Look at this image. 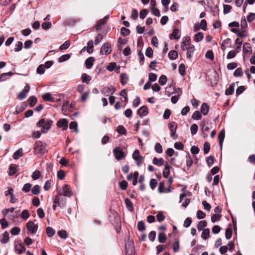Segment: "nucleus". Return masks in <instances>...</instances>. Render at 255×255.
Returning a JSON list of instances; mask_svg holds the SVG:
<instances>
[{"mask_svg": "<svg viewBox=\"0 0 255 255\" xmlns=\"http://www.w3.org/2000/svg\"><path fill=\"white\" fill-rule=\"evenodd\" d=\"M53 122L51 120L41 119L37 123L36 126L38 128H41V132L46 133L51 128Z\"/></svg>", "mask_w": 255, "mask_h": 255, "instance_id": "f257e3e1", "label": "nucleus"}, {"mask_svg": "<svg viewBox=\"0 0 255 255\" xmlns=\"http://www.w3.org/2000/svg\"><path fill=\"white\" fill-rule=\"evenodd\" d=\"M53 202L54 204H58L61 207H64L67 202L66 196L62 195L61 193H58V195L54 197Z\"/></svg>", "mask_w": 255, "mask_h": 255, "instance_id": "f03ea898", "label": "nucleus"}, {"mask_svg": "<svg viewBox=\"0 0 255 255\" xmlns=\"http://www.w3.org/2000/svg\"><path fill=\"white\" fill-rule=\"evenodd\" d=\"M168 128L171 132L170 136L174 139L177 138L176 135V129L177 128V125L174 122H171L168 124Z\"/></svg>", "mask_w": 255, "mask_h": 255, "instance_id": "7ed1b4c3", "label": "nucleus"}, {"mask_svg": "<svg viewBox=\"0 0 255 255\" xmlns=\"http://www.w3.org/2000/svg\"><path fill=\"white\" fill-rule=\"evenodd\" d=\"M113 153L115 156V158L118 160L123 159L126 155L125 153L120 147L115 148L113 150Z\"/></svg>", "mask_w": 255, "mask_h": 255, "instance_id": "20e7f679", "label": "nucleus"}, {"mask_svg": "<svg viewBox=\"0 0 255 255\" xmlns=\"http://www.w3.org/2000/svg\"><path fill=\"white\" fill-rule=\"evenodd\" d=\"M34 150L37 154L44 153L45 152V145L40 142H36L34 145Z\"/></svg>", "mask_w": 255, "mask_h": 255, "instance_id": "39448f33", "label": "nucleus"}, {"mask_svg": "<svg viewBox=\"0 0 255 255\" xmlns=\"http://www.w3.org/2000/svg\"><path fill=\"white\" fill-rule=\"evenodd\" d=\"M132 158L135 160L137 166H140L141 163L142 162L143 157L139 154V151L138 149H136L134 151L132 154Z\"/></svg>", "mask_w": 255, "mask_h": 255, "instance_id": "423d86ee", "label": "nucleus"}, {"mask_svg": "<svg viewBox=\"0 0 255 255\" xmlns=\"http://www.w3.org/2000/svg\"><path fill=\"white\" fill-rule=\"evenodd\" d=\"M58 193H61L62 195L68 197H71L72 194L68 185L67 184H65L62 186V189L58 192Z\"/></svg>", "mask_w": 255, "mask_h": 255, "instance_id": "0eeeda50", "label": "nucleus"}, {"mask_svg": "<svg viewBox=\"0 0 255 255\" xmlns=\"http://www.w3.org/2000/svg\"><path fill=\"white\" fill-rule=\"evenodd\" d=\"M26 228L30 233L35 234L38 229V225H35L32 221H29L26 224Z\"/></svg>", "mask_w": 255, "mask_h": 255, "instance_id": "6e6552de", "label": "nucleus"}, {"mask_svg": "<svg viewBox=\"0 0 255 255\" xmlns=\"http://www.w3.org/2000/svg\"><path fill=\"white\" fill-rule=\"evenodd\" d=\"M30 88L29 85L26 84L24 88V89L18 94L17 98L21 100L24 99L26 97L28 93L29 92Z\"/></svg>", "mask_w": 255, "mask_h": 255, "instance_id": "1a4fd4ad", "label": "nucleus"}, {"mask_svg": "<svg viewBox=\"0 0 255 255\" xmlns=\"http://www.w3.org/2000/svg\"><path fill=\"white\" fill-rule=\"evenodd\" d=\"M111 48V45L107 42L105 43L100 49V54L102 55H107L111 52V50H110Z\"/></svg>", "mask_w": 255, "mask_h": 255, "instance_id": "9d476101", "label": "nucleus"}, {"mask_svg": "<svg viewBox=\"0 0 255 255\" xmlns=\"http://www.w3.org/2000/svg\"><path fill=\"white\" fill-rule=\"evenodd\" d=\"M68 121L65 119L59 120L57 122V126L59 128H62L63 130H66L68 128Z\"/></svg>", "mask_w": 255, "mask_h": 255, "instance_id": "9b49d317", "label": "nucleus"}, {"mask_svg": "<svg viewBox=\"0 0 255 255\" xmlns=\"http://www.w3.org/2000/svg\"><path fill=\"white\" fill-rule=\"evenodd\" d=\"M42 99L45 101L50 102H57L60 101L59 99H56L52 96V95L49 93H46L43 95Z\"/></svg>", "mask_w": 255, "mask_h": 255, "instance_id": "f8f14e48", "label": "nucleus"}, {"mask_svg": "<svg viewBox=\"0 0 255 255\" xmlns=\"http://www.w3.org/2000/svg\"><path fill=\"white\" fill-rule=\"evenodd\" d=\"M27 106V105L26 102H23L21 103L20 106H16V110L13 112L14 115H18L23 110H24Z\"/></svg>", "mask_w": 255, "mask_h": 255, "instance_id": "ddd939ff", "label": "nucleus"}, {"mask_svg": "<svg viewBox=\"0 0 255 255\" xmlns=\"http://www.w3.org/2000/svg\"><path fill=\"white\" fill-rule=\"evenodd\" d=\"M116 91L115 88L114 86L110 85L107 87H105L103 88L102 92L104 94H113Z\"/></svg>", "mask_w": 255, "mask_h": 255, "instance_id": "4468645a", "label": "nucleus"}, {"mask_svg": "<svg viewBox=\"0 0 255 255\" xmlns=\"http://www.w3.org/2000/svg\"><path fill=\"white\" fill-rule=\"evenodd\" d=\"M147 114L148 109L145 106L141 107L137 111V114L141 117L146 116Z\"/></svg>", "mask_w": 255, "mask_h": 255, "instance_id": "2eb2a0df", "label": "nucleus"}, {"mask_svg": "<svg viewBox=\"0 0 255 255\" xmlns=\"http://www.w3.org/2000/svg\"><path fill=\"white\" fill-rule=\"evenodd\" d=\"M95 61V58L93 57H90L87 58L85 62L86 67L87 69H90L93 65V63Z\"/></svg>", "mask_w": 255, "mask_h": 255, "instance_id": "dca6fc26", "label": "nucleus"}, {"mask_svg": "<svg viewBox=\"0 0 255 255\" xmlns=\"http://www.w3.org/2000/svg\"><path fill=\"white\" fill-rule=\"evenodd\" d=\"M209 110V106L207 103H204L201 107V112L204 116L208 114Z\"/></svg>", "mask_w": 255, "mask_h": 255, "instance_id": "f3484780", "label": "nucleus"}, {"mask_svg": "<svg viewBox=\"0 0 255 255\" xmlns=\"http://www.w3.org/2000/svg\"><path fill=\"white\" fill-rule=\"evenodd\" d=\"M241 31L242 32H246V28L248 27V24L245 16H243L241 20Z\"/></svg>", "mask_w": 255, "mask_h": 255, "instance_id": "a211bd4d", "label": "nucleus"}, {"mask_svg": "<svg viewBox=\"0 0 255 255\" xmlns=\"http://www.w3.org/2000/svg\"><path fill=\"white\" fill-rule=\"evenodd\" d=\"M195 50L194 46L193 45H189L187 48L186 56L188 58H191L192 57V54Z\"/></svg>", "mask_w": 255, "mask_h": 255, "instance_id": "6ab92c4d", "label": "nucleus"}, {"mask_svg": "<svg viewBox=\"0 0 255 255\" xmlns=\"http://www.w3.org/2000/svg\"><path fill=\"white\" fill-rule=\"evenodd\" d=\"M23 155V149L22 148H20L17 150L13 154V158L15 160H17L19 159L20 157L22 156Z\"/></svg>", "mask_w": 255, "mask_h": 255, "instance_id": "aec40b11", "label": "nucleus"}, {"mask_svg": "<svg viewBox=\"0 0 255 255\" xmlns=\"http://www.w3.org/2000/svg\"><path fill=\"white\" fill-rule=\"evenodd\" d=\"M121 83L123 85H126L128 81V77L126 73H122L120 75Z\"/></svg>", "mask_w": 255, "mask_h": 255, "instance_id": "412c9836", "label": "nucleus"}, {"mask_svg": "<svg viewBox=\"0 0 255 255\" xmlns=\"http://www.w3.org/2000/svg\"><path fill=\"white\" fill-rule=\"evenodd\" d=\"M225 131L223 130H222L218 134V138L221 148L222 147L223 141L225 138Z\"/></svg>", "mask_w": 255, "mask_h": 255, "instance_id": "4be33fe9", "label": "nucleus"}, {"mask_svg": "<svg viewBox=\"0 0 255 255\" xmlns=\"http://www.w3.org/2000/svg\"><path fill=\"white\" fill-rule=\"evenodd\" d=\"M152 163L155 165L160 166L163 164L164 160L162 158L158 159L157 157H154L152 160Z\"/></svg>", "mask_w": 255, "mask_h": 255, "instance_id": "5701e85b", "label": "nucleus"}, {"mask_svg": "<svg viewBox=\"0 0 255 255\" xmlns=\"http://www.w3.org/2000/svg\"><path fill=\"white\" fill-rule=\"evenodd\" d=\"M180 37V33L178 29H175L172 33L170 35V38L173 37L175 39H179Z\"/></svg>", "mask_w": 255, "mask_h": 255, "instance_id": "b1692460", "label": "nucleus"}, {"mask_svg": "<svg viewBox=\"0 0 255 255\" xmlns=\"http://www.w3.org/2000/svg\"><path fill=\"white\" fill-rule=\"evenodd\" d=\"M9 234L7 231H5L2 235V238L0 242L3 244H6L9 241Z\"/></svg>", "mask_w": 255, "mask_h": 255, "instance_id": "393cba45", "label": "nucleus"}, {"mask_svg": "<svg viewBox=\"0 0 255 255\" xmlns=\"http://www.w3.org/2000/svg\"><path fill=\"white\" fill-rule=\"evenodd\" d=\"M125 201L128 209L129 211H132L134 210V208L131 201L128 198H126Z\"/></svg>", "mask_w": 255, "mask_h": 255, "instance_id": "a878e982", "label": "nucleus"}, {"mask_svg": "<svg viewBox=\"0 0 255 255\" xmlns=\"http://www.w3.org/2000/svg\"><path fill=\"white\" fill-rule=\"evenodd\" d=\"M235 83H233L229 86V87L227 88L225 91V95H232L234 91Z\"/></svg>", "mask_w": 255, "mask_h": 255, "instance_id": "bb28decb", "label": "nucleus"}, {"mask_svg": "<svg viewBox=\"0 0 255 255\" xmlns=\"http://www.w3.org/2000/svg\"><path fill=\"white\" fill-rule=\"evenodd\" d=\"M210 230L208 228L204 229L202 233L201 237L204 240H207L209 238Z\"/></svg>", "mask_w": 255, "mask_h": 255, "instance_id": "cd10ccee", "label": "nucleus"}, {"mask_svg": "<svg viewBox=\"0 0 255 255\" xmlns=\"http://www.w3.org/2000/svg\"><path fill=\"white\" fill-rule=\"evenodd\" d=\"M81 79L83 82L88 84L91 80V77L87 74L84 73L82 75Z\"/></svg>", "mask_w": 255, "mask_h": 255, "instance_id": "c85d7f7f", "label": "nucleus"}, {"mask_svg": "<svg viewBox=\"0 0 255 255\" xmlns=\"http://www.w3.org/2000/svg\"><path fill=\"white\" fill-rule=\"evenodd\" d=\"M93 41L92 40H90L87 43V51L88 53L91 54L93 51Z\"/></svg>", "mask_w": 255, "mask_h": 255, "instance_id": "c756f323", "label": "nucleus"}, {"mask_svg": "<svg viewBox=\"0 0 255 255\" xmlns=\"http://www.w3.org/2000/svg\"><path fill=\"white\" fill-rule=\"evenodd\" d=\"M204 37V34L202 32H199L197 33L194 37V40H195L196 42H199L201 41Z\"/></svg>", "mask_w": 255, "mask_h": 255, "instance_id": "7c9ffc66", "label": "nucleus"}, {"mask_svg": "<svg viewBox=\"0 0 255 255\" xmlns=\"http://www.w3.org/2000/svg\"><path fill=\"white\" fill-rule=\"evenodd\" d=\"M168 57L171 60H175L178 57V53L175 50H171L168 53Z\"/></svg>", "mask_w": 255, "mask_h": 255, "instance_id": "2f4dec72", "label": "nucleus"}, {"mask_svg": "<svg viewBox=\"0 0 255 255\" xmlns=\"http://www.w3.org/2000/svg\"><path fill=\"white\" fill-rule=\"evenodd\" d=\"M29 105L31 107H33L37 103V100L35 96H30L28 100Z\"/></svg>", "mask_w": 255, "mask_h": 255, "instance_id": "473e14b6", "label": "nucleus"}, {"mask_svg": "<svg viewBox=\"0 0 255 255\" xmlns=\"http://www.w3.org/2000/svg\"><path fill=\"white\" fill-rule=\"evenodd\" d=\"M159 242L161 243H164L167 239L166 235L163 233H160L158 236Z\"/></svg>", "mask_w": 255, "mask_h": 255, "instance_id": "72a5a7b5", "label": "nucleus"}, {"mask_svg": "<svg viewBox=\"0 0 255 255\" xmlns=\"http://www.w3.org/2000/svg\"><path fill=\"white\" fill-rule=\"evenodd\" d=\"M16 167L11 165L8 168V173L9 176H12L16 173Z\"/></svg>", "mask_w": 255, "mask_h": 255, "instance_id": "f704fd0d", "label": "nucleus"}, {"mask_svg": "<svg viewBox=\"0 0 255 255\" xmlns=\"http://www.w3.org/2000/svg\"><path fill=\"white\" fill-rule=\"evenodd\" d=\"M171 166L165 165L163 171V176L164 178H167L170 174V169Z\"/></svg>", "mask_w": 255, "mask_h": 255, "instance_id": "c9c22d12", "label": "nucleus"}, {"mask_svg": "<svg viewBox=\"0 0 255 255\" xmlns=\"http://www.w3.org/2000/svg\"><path fill=\"white\" fill-rule=\"evenodd\" d=\"M202 118V115L201 113L198 111H196L194 112L192 116V118L194 120H199Z\"/></svg>", "mask_w": 255, "mask_h": 255, "instance_id": "e433bc0d", "label": "nucleus"}, {"mask_svg": "<svg viewBox=\"0 0 255 255\" xmlns=\"http://www.w3.org/2000/svg\"><path fill=\"white\" fill-rule=\"evenodd\" d=\"M207 222L205 220H202L199 222L197 225V229L199 231H201L202 229L207 226Z\"/></svg>", "mask_w": 255, "mask_h": 255, "instance_id": "4c0bfd02", "label": "nucleus"}, {"mask_svg": "<svg viewBox=\"0 0 255 255\" xmlns=\"http://www.w3.org/2000/svg\"><path fill=\"white\" fill-rule=\"evenodd\" d=\"M26 250L25 247L22 245H20L18 247H15V251L17 252L18 254H21L22 253L24 252Z\"/></svg>", "mask_w": 255, "mask_h": 255, "instance_id": "58836bf2", "label": "nucleus"}, {"mask_svg": "<svg viewBox=\"0 0 255 255\" xmlns=\"http://www.w3.org/2000/svg\"><path fill=\"white\" fill-rule=\"evenodd\" d=\"M167 80V77L164 75H162L159 77L158 82L159 83V84L163 86L166 84Z\"/></svg>", "mask_w": 255, "mask_h": 255, "instance_id": "ea45409f", "label": "nucleus"}, {"mask_svg": "<svg viewBox=\"0 0 255 255\" xmlns=\"http://www.w3.org/2000/svg\"><path fill=\"white\" fill-rule=\"evenodd\" d=\"M46 234L49 237H52L55 234V230L51 227H48L46 230Z\"/></svg>", "mask_w": 255, "mask_h": 255, "instance_id": "a19ab883", "label": "nucleus"}, {"mask_svg": "<svg viewBox=\"0 0 255 255\" xmlns=\"http://www.w3.org/2000/svg\"><path fill=\"white\" fill-rule=\"evenodd\" d=\"M41 176L40 172L39 170H35L34 171L31 175L33 180H35L39 178Z\"/></svg>", "mask_w": 255, "mask_h": 255, "instance_id": "79ce46f5", "label": "nucleus"}, {"mask_svg": "<svg viewBox=\"0 0 255 255\" xmlns=\"http://www.w3.org/2000/svg\"><path fill=\"white\" fill-rule=\"evenodd\" d=\"M29 216L30 215L27 210H24L20 215L21 218L25 220H27L29 218Z\"/></svg>", "mask_w": 255, "mask_h": 255, "instance_id": "37998d69", "label": "nucleus"}, {"mask_svg": "<svg viewBox=\"0 0 255 255\" xmlns=\"http://www.w3.org/2000/svg\"><path fill=\"white\" fill-rule=\"evenodd\" d=\"M179 72L181 75L184 76L186 74L185 66L183 63L181 64L179 66Z\"/></svg>", "mask_w": 255, "mask_h": 255, "instance_id": "c03bdc74", "label": "nucleus"}, {"mask_svg": "<svg viewBox=\"0 0 255 255\" xmlns=\"http://www.w3.org/2000/svg\"><path fill=\"white\" fill-rule=\"evenodd\" d=\"M198 129V126L196 124H193L190 127L191 133L192 135L195 134Z\"/></svg>", "mask_w": 255, "mask_h": 255, "instance_id": "a18cd8bd", "label": "nucleus"}, {"mask_svg": "<svg viewBox=\"0 0 255 255\" xmlns=\"http://www.w3.org/2000/svg\"><path fill=\"white\" fill-rule=\"evenodd\" d=\"M23 43L21 41H18L16 43L14 48V51L15 52H18L20 51L22 48Z\"/></svg>", "mask_w": 255, "mask_h": 255, "instance_id": "49530a36", "label": "nucleus"}, {"mask_svg": "<svg viewBox=\"0 0 255 255\" xmlns=\"http://www.w3.org/2000/svg\"><path fill=\"white\" fill-rule=\"evenodd\" d=\"M221 218V215L217 214H213L211 217V221L215 223L216 221H219Z\"/></svg>", "mask_w": 255, "mask_h": 255, "instance_id": "de8ad7c7", "label": "nucleus"}, {"mask_svg": "<svg viewBox=\"0 0 255 255\" xmlns=\"http://www.w3.org/2000/svg\"><path fill=\"white\" fill-rule=\"evenodd\" d=\"M69 128L70 129H73L75 130L76 132H78V124L76 122H71L70 123Z\"/></svg>", "mask_w": 255, "mask_h": 255, "instance_id": "09e8293b", "label": "nucleus"}, {"mask_svg": "<svg viewBox=\"0 0 255 255\" xmlns=\"http://www.w3.org/2000/svg\"><path fill=\"white\" fill-rule=\"evenodd\" d=\"M31 192L33 195H37L40 192V187L38 185H36L33 186L31 189Z\"/></svg>", "mask_w": 255, "mask_h": 255, "instance_id": "8fccbe9b", "label": "nucleus"}, {"mask_svg": "<svg viewBox=\"0 0 255 255\" xmlns=\"http://www.w3.org/2000/svg\"><path fill=\"white\" fill-rule=\"evenodd\" d=\"M70 44V41L67 40L60 46L59 49L60 50L67 49L69 47Z\"/></svg>", "mask_w": 255, "mask_h": 255, "instance_id": "3c124183", "label": "nucleus"}, {"mask_svg": "<svg viewBox=\"0 0 255 255\" xmlns=\"http://www.w3.org/2000/svg\"><path fill=\"white\" fill-rule=\"evenodd\" d=\"M70 57V55L69 54H65L61 56L59 59L58 61L59 62H64L67 60H68Z\"/></svg>", "mask_w": 255, "mask_h": 255, "instance_id": "603ef678", "label": "nucleus"}, {"mask_svg": "<svg viewBox=\"0 0 255 255\" xmlns=\"http://www.w3.org/2000/svg\"><path fill=\"white\" fill-rule=\"evenodd\" d=\"M106 23V21L103 18L99 20L96 25V28L97 30H99L100 26L104 25Z\"/></svg>", "mask_w": 255, "mask_h": 255, "instance_id": "864d4df0", "label": "nucleus"}, {"mask_svg": "<svg viewBox=\"0 0 255 255\" xmlns=\"http://www.w3.org/2000/svg\"><path fill=\"white\" fill-rule=\"evenodd\" d=\"M193 163V161L190 156H186V166L187 169L189 170L191 167Z\"/></svg>", "mask_w": 255, "mask_h": 255, "instance_id": "5fc2aeb1", "label": "nucleus"}, {"mask_svg": "<svg viewBox=\"0 0 255 255\" xmlns=\"http://www.w3.org/2000/svg\"><path fill=\"white\" fill-rule=\"evenodd\" d=\"M154 149L158 153H161L162 152V147L161 145L159 143H156L155 146H154Z\"/></svg>", "mask_w": 255, "mask_h": 255, "instance_id": "6e6d98bb", "label": "nucleus"}, {"mask_svg": "<svg viewBox=\"0 0 255 255\" xmlns=\"http://www.w3.org/2000/svg\"><path fill=\"white\" fill-rule=\"evenodd\" d=\"M137 229L139 231H143L145 229V224L143 221H140L137 224Z\"/></svg>", "mask_w": 255, "mask_h": 255, "instance_id": "4d7b16f0", "label": "nucleus"}, {"mask_svg": "<svg viewBox=\"0 0 255 255\" xmlns=\"http://www.w3.org/2000/svg\"><path fill=\"white\" fill-rule=\"evenodd\" d=\"M20 229L19 227H14L12 228L10 231L11 235L15 236L19 234Z\"/></svg>", "mask_w": 255, "mask_h": 255, "instance_id": "13d9d810", "label": "nucleus"}, {"mask_svg": "<svg viewBox=\"0 0 255 255\" xmlns=\"http://www.w3.org/2000/svg\"><path fill=\"white\" fill-rule=\"evenodd\" d=\"M121 33L123 36H127L129 34L130 31L127 28L125 27H123L121 29Z\"/></svg>", "mask_w": 255, "mask_h": 255, "instance_id": "bf43d9fd", "label": "nucleus"}, {"mask_svg": "<svg viewBox=\"0 0 255 255\" xmlns=\"http://www.w3.org/2000/svg\"><path fill=\"white\" fill-rule=\"evenodd\" d=\"M243 75L242 69L241 67L238 68L234 72V76L235 77H241Z\"/></svg>", "mask_w": 255, "mask_h": 255, "instance_id": "052dcab7", "label": "nucleus"}, {"mask_svg": "<svg viewBox=\"0 0 255 255\" xmlns=\"http://www.w3.org/2000/svg\"><path fill=\"white\" fill-rule=\"evenodd\" d=\"M128 185V182L126 180H123L119 183L120 187L123 190H126Z\"/></svg>", "mask_w": 255, "mask_h": 255, "instance_id": "680f3d73", "label": "nucleus"}, {"mask_svg": "<svg viewBox=\"0 0 255 255\" xmlns=\"http://www.w3.org/2000/svg\"><path fill=\"white\" fill-rule=\"evenodd\" d=\"M214 157L212 156H210L206 159V162L208 166L211 167L214 164Z\"/></svg>", "mask_w": 255, "mask_h": 255, "instance_id": "e2e57ef3", "label": "nucleus"}, {"mask_svg": "<svg viewBox=\"0 0 255 255\" xmlns=\"http://www.w3.org/2000/svg\"><path fill=\"white\" fill-rule=\"evenodd\" d=\"M232 236V229L228 228L226 230L225 236L227 239H230Z\"/></svg>", "mask_w": 255, "mask_h": 255, "instance_id": "0e129e2a", "label": "nucleus"}, {"mask_svg": "<svg viewBox=\"0 0 255 255\" xmlns=\"http://www.w3.org/2000/svg\"><path fill=\"white\" fill-rule=\"evenodd\" d=\"M210 143L208 142H205L204 144V148L203 150L205 154H207L210 150Z\"/></svg>", "mask_w": 255, "mask_h": 255, "instance_id": "69168bd1", "label": "nucleus"}, {"mask_svg": "<svg viewBox=\"0 0 255 255\" xmlns=\"http://www.w3.org/2000/svg\"><path fill=\"white\" fill-rule=\"evenodd\" d=\"M57 234L62 239H65L67 237V232L65 230L59 231Z\"/></svg>", "mask_w": 255, "mask_h": 255, "instance_id": "338daca9", "label": "nucleus"}, {"mask_svg": "<svg viewBox=\"0 0 255 255\" xmlns=\"http://www.w3.org/2000/svg\"><path fill=\"white\" fill-rule=\"evenodd\" d=\"M36 72L39 74H43L45 72V66L41 64L37 68Z\"/></svg>", "mask_w": 255, "mask_h": 255, "instance_id": "774afa93", "label": "nucleus"}]
</instances>
